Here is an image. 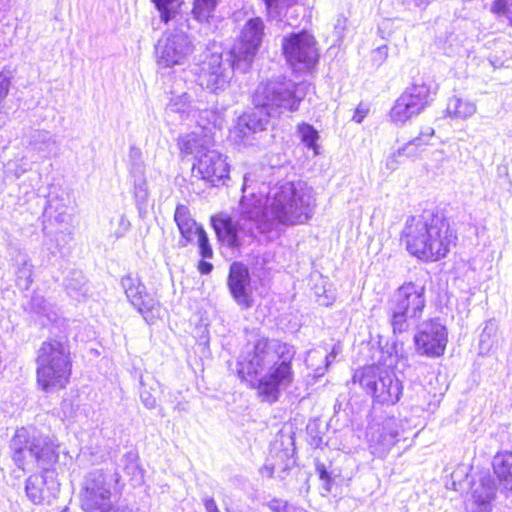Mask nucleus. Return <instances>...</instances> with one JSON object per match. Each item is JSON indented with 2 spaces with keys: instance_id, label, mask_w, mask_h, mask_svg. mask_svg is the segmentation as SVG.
Masks as SVG:
<instances>
[{
  "instance_id": "32",
  "label": "nucleus",
  "mask_w": 512,
  "mask_h": 512,
  "mask_svg": "<svg viewBox=\"0 0 512 512\" xmlns=\"http://www.w3.org/2000/svg\"><path fill=\"white\" fill-rule=\"evenodd\" d=\"M130 173L134 183L135 200L137 204H143L148 199V188L143 163L136 162L130 167Z\"/></svg>"
},
{
  "instance_id": "8",
  "label": "nucleus",
  "mask_w": 512,
  "mask_h": 512,
  "mask_svg": "<svg viewBox=\"0 0 512 512\" xmlns=\"http://www.w3.org/2000/svg\"><path fill=\"white\" fill-rule=\"evenodd\" d=\"M235 69L238 70L230 54L228 59L223 60L220 52H209L193 71L202 88L218 94L229 87Z\"/></svg>"
},
{
  "instance_id": "15",
  "label": "nucleus",
  "mask_w": 512,
  "mask_h": 512,
  "mask_svg": "<svg viewBox=\"0 0 512 512\" xmlns=\"http://www.w3.org/2000/svg\"><path fill=\"white\" fill-rule=\"evenodd\" d=\"M42 434L33 427H21L16 430L10 442L12 459L23 471L35 464V457L42 444Z\"/></svg>"
},
{
  "instance_id": "16",
  "label": "nucleus",
  "mask_w": 512,
  "mask_h": 512,
  "mask_svg": "<svg viewBox=\"0 0 512 512\" xmlns=\"http://www.w3.org/2000/svg\"><path fill=\"white\" fill-rule=\"evenodd\" d=\"M60 491L55 469L44 468L40 474H33L26 480L25 492L34 504L50 503Z\"/></svg>"
},
{
  "instance_id": "9",
  "label": "nucleus",
  "mask_w": 512,
  "mask_h": 512,
  "mask_svg": "<svg viewBox=\"0 0 512 512\" xmlns=\"http://www.w3.org/2000/svg\"><path fill=\"white\" fill-rule=\"evenodd\" d=\"M437 87L431 81L414 82L407 87L395 101L390 111L392 122L403 125L409 119L419 115L432 102Z\"/></svg>"
},
{
  "instance_id": "57",
  "label": "nucleus",
  "mask_w": 512,
  "mask_h": 512,
  "mask_svg": "<svg viewBox=\"0 0 512 512\" xmlns=\"http://www.w3.org/2000/svg\"><path fill=\"white\" fill-rule=\"evenodd\" d=\"M274 473V466L265 465L262 470L263 475H267L268 477H272Z\"/></svg>"
},
{
  "instance_id": "40",
  "label": "nucleus",
  "mask_w": 512,
  "mask_h": 512,
  "mask_svg": "<svg viewBox=\"0 0 512 512\" xmlns=\"http://www.w3.org/2000/svg\"><path fill=\"white\" fill-rule=\"evenodd\" d=\"M298 133L301 137V140L306 144L308 148H316L318 132L314 129L313 126L303 123L298 126Z\"/></svg>"
},
{
  "instance_id": "59",
  "label": "nucleus",
  "mask_w": 512,
  "mask_h": 512,
  "mask_svg": "<svg viewBox=\"0 0 512 512\" xmlns=\"http://www.w3.org/2000/svg\"><path fill=\"white\" fill-rule=\"evenodd\" d=\"M488 337L487 328H485L480 336V344L484 345L486 338Z\"/></svg>"
},
{
  "instance_id": "1",
  "label": "nucleus",
  "mask_w": 512,
  "mask_h": 512,
  "mask_svg": "<svg viewBox=\"0 0 512 512\" xmlns=\"http://www.w3.org/2000/svg\"><path fill=\"white\" fill-rule=\"evenodd\" d=\"M251 179H243L239 203L240 221L220 215L212 217L213 228L221 242L230 248L242 245V234L253 235V227L270 238L278 237L283 227L306 223L316 206L315 192L304 181L285 182L272 188L264 184L259 193L249 192Z\"/></svg>"
},
{
  "instance_id": "23",
  "label": "nucleus",
  "mask_w": 512,
  "mask_h": 512,
  "mask_svg": "<svg viewBox=\"0 0 512 512\" xmlns=\"http://www.w3.org/2000/svg\"><path fill=\"white\" fill-rule=\"evenodd\" d=\"M434 135V129L431 127H426L421 131L419 136L415 137L413 140L406 143L402 148H399L397 151L391 153L385 160V167L390 172L398 169L401 164V159L406 157H414L417 154V148L421 146H425L429 143V140Z\"/></svg>"
},
{
  "instance_id": "11",
  "label": "nucleus",
  "mask_w": 512,
  "mask_h": 512,
  "mask_svg": "<svg viewBox=\"0 0 512 512\" xmlns=\"http://www.w3.org/2000/svg\"><path fill=\"white\" fill-rule=\"evenodd\" d=\"M193 51L192 40L179 28L166 33L155 46L157 64L162 68L184 65Z\"/></svg>"
},
{
  "instance_id": "42",
  "label": "nucleus",
  "mask_w": 512,
  "mask_h": 512,
  "mask_svg": "<svg viewBox=\"0 0 512 512\" xmlns=\"http://www.w3.org/2000/svg\"><path fill=\"white\" fill-rule=\"evenodd\" d=\"M74 275L76 277L68 279L66 284L69 293L72 295L74 292V296H77L78 294L85 295L87 289L85 288L86 282L84 276L80 272L74 273Z\"/></svg>"
},
{
  "instance_id": "6",
  "label": "nucleus",
  "mask_w": 512,
  "mask_h": 512,
  "mask_svg": "<svg viewBox=\"0 0 512 512\" xmlns=\"http://www.w3.org/2000/svg\"><path fill=\"white\" fill-rule=\"evenodd\" d=\"M306 84H295L290 80H270L258 85L253 103L271 117L298 110L305 97Z\"/></svg>"
},
{
  "instance_id": "5",
  "label": "nucleus",
  "mask_w": 512,
  "mask_h": 512,
  "mask_svg": "<svg viewBox=\"0 0 512 512\" xmlns=\"http://www.w3.org/2000/svg\"><path fill=\"white\" fill-rule=\"evenodd\" d=\"M426 306L425 287L405 282L397 288L387 302V314L394 334L407 332L419 320Z\"/></svg>"
},
{
  "instance_id": "61",
  "label": "nucleus",
  "mask_w": 512,
  "mask_h": 512,
  "mask_svg": "<svg viewBox=\"0 0 512 512\" xmlns=\"http://www.w3.org/2000/svg\"><path fill=\"white\" fill-rule=\"evenodd\" d=\"M398 435H399V434H398V432H395V433H392V434H391V436H392L393 438H397V437H398Z\"/></svg>"
},
{
  "instance_id": "25",
  "label": "nucleus",
  "mask_w": 512,
  "mask_h": 512,
  "mask_svg": "<svg viewBox=\"0 0 512 512\" xmlns=\"http://www.w3.org/2000/svg\"><path fill=\"white\" fill-rule=\"evenodd\" d=\"M30 146L41 158L55 156L59 151V143L48 131L36 130L30 136Z\"/></svg>"
},
{
  "instance_id": "31",
  "label": "nucleus",
  "mask_w": 512,
  "mask_h": 512,
  "mask_svg": "<svg viewBox=\"0 0 512 512\" xmlns=\"http://www.w3.org/2000/svg\"><path fill=\"white\" fill-rule=\"evenodd\" d=\"M270 117L265 110L255 106L254 111L240 116V127H247L248 132L252 133L263 131L266 129Z\"/></svg>"
},
{
  "instance_id": "10",
  "label": "nucleus",
  "mask_w": 512,
  "mask_h": 512,
  "mask_svg": "<svg viewBox=\"0 0 512 512\" xmlns=\"http://www.w3.org/2000/svg\"><path fill=\"white\" fill-rule=\"evenodd\" d=\"M282 51L294 71L309 70L318 60L315 38L307 31L285 36L282 40Z\"/></svg>"
},
{
  "instance_id": "60",
  "label": "nucleus",
  "mask_w": 512,
  "mask_h": 512,
  "mask_svg": "<svg viewBox=\"0 0 512 512\" xmlns=\"http://www.w3.org/2000/svg\"><path fill=\"white\" fill-rule=\"evenodd\" d=\"M331 353H333L332 355H334L336 357L338 354V349L336 347H334L333 350L331 351Z\"/></svg>"
},
{
  "instance_id": "55",
  "label": "nucleus",
  "mask_w": 512,
  "mask_h": 512,
  "mask_svg": "<svg viewBox=\"0 0 512 512\" xmlns=\"http://www.w3.org/2000/svg\"><path fill=\"white\" fill-rule=\"evenodd\" d=\"M100 512H131V510L127 507H113L108 503L107 506L101 508Z\"/></svg>"
},
{
  "instance_id": "7",
  "label": "nucleus",
  "mask_w": 512,
  "mask_h": 512,
  "mask_svg": "<svg viewBox=\"0 0 512 512\" xmlns=\"http://www.w3.org/2000/svg\"><path fill=\"white\" fill-rule=\"evenodd\" d=\"M353 383H358L382 405H394L402 393L401 382L388 366L370 365L358 369L353 375Z\"/></svg>"
},
{
  "instance_id": "30",
  "label": "nucleus",
  "mask_w": 512,
  "mask_h": 512,
  "mask_svg": "<svg viewBox=\"0 0 512 512\" xmlns=\"http://www.w3.org/2000/svg\"><path fill=\"white\" fill-rule=\"evenodd\" d=\"M446 111L451 118L467 119L476 113L477 107L474 102L468 99H462L454 96L449 99Z\"/></svg>"
},
{
  "instance_id": "33",
  "label": "nucleus",
  "mask_w": 512,
  "mask_h": 512,
  "mask_svg": "<svg viewBox=\"0 0 512 512\" xmlns=\"http://www.w3.org/2000/svg\"><path fill=\"white\" fill-rule=\"evenodd\" d=\"M121 286L132 306L135 305V303L141 299L142 295L146 293V287L142 284L140 279L130 274L121 279Z\"/></svg>"
},
{
  "instance_id": "39",
  "label": "nucleus",
  "mask_w": 512,
  "mask_h": 512,
  "mask_svg": "<svg viewBox=\"0 0 512 512\" xmlns=\"http://www.w3.org/2000/svg\"><path fill=\"white\" fill-rule=\"evenodd\" d=\"M130 228V222L123 214H119L110 220V235L116 239L123 237Z\"/></svg>"
},
{
  "instance_id": "47",
  "label": "nucleus",
  "mask_w": 512,
  "mask_h": 512,
  "mask_svg": "<svg viewBox=\"0 0 512 512\" xmlns=\"http://www.w3.org/2000/svg\"><path fill=\"white\" fill-rule=\"evenodd\" d=\"M251 134L253 133L248 132L247 127H240V117L235 127L230 131L231 137L239 142H246Z\"/></svg>"
},
{
  "instance_id": "37",
  "label": "nucleus",
  "mask_w": 512,
  "mask_h": 512,
  "mask_svg": "<svg viewBox=\"0 0 512 512\" xmlns=\"http://www.w3.org/2000/svg\"><path fill=\"white\" fill-rule=\"evenodd\" d=\"M217 5V0H195L193 14L198 21H206L212 15Z\"/></svg>"
},
{
  "instance_id": "34",
  "label": "nucleus",
  "mask_w": 512,
  "mask_h": 512,
  "mask_svg": "<svg viewBox=\"0 0 512 512\" xmlns=\"http://www.w3.org/2000/svg\"><path fill=\"white\" fill-rule=\"evenodd\" d=\"M196 121L198 126H208L215 133L216 129H220L224 123L223 113L217 109H201L197 106Z\"/></svg>"
},
{
  "instance_id": "46",
  "label": "nucleus",
  "mask_w": 512,
  "mask_h": 512,
  "mask_svg": "<svg viewBox=\"0 0 512 512\" xmlns=\"http://www.w3.org/2000/svg\"><path fill=\"white\" fill-rule=\"evenodd\" d=\"M316 472L319 475L320 480L323 482L322 489L329 493L332 489V479L329 476V473L327 472L325 465L323 463L317 462L316 463Z\"/></svg>"
},
{
  "instance_id": "21",
  "label": "nucleus",
  "mask_w": 512,
  "mask_h": 512,
  "mask_svg": "<svg viewBox=\"0 0 512 512\" xmlns=\"http://www.w3.org/2000/svg\"><path fill=\"white\" fill-rule=\"evenodd\" d=\"M228 286L239 305L244 308L251 306L249 298L250 275L244 264L235 262L230 266Z\"/></svg>"
},
{
  "instance_id": "50",
  "label": "nucleus",
  "mask_w": 512,
  "mask_h": 512,
  "mask_svg": "<svg viewBox=\"0 0 512 512\" xmlns=\"http://www.w3.org/2000/svg\"><path fill=\"white\" fill-rule=\"evenodd\" d=\"M140 398L143 402V404L147 408H153L156 405V398L147 390L143 389L140 393Z\"/></svg>"
},
{
  "instance_id": "12",
  "label": "nucleus",
  "mask_w": 512,
  "mask_h": 512,
  "mask_svg": "<svg viewBox=\"0 0 512 512\" xmlns=\"http://www.w3.org/2000/svg\"><path fill=\"white\" fill-rule=\"evenodd\" d=\"M264 28V22L260 17L250 18L244 24L238 40L230 50L238 70L246 72L251 66L262 43Z\"/></svg>"
},
{
  "instance_id": "3",
  "label": "nucleus",
  "mask_w": 512,
  "mask_h": 512,
  "mask_svg": "<svg viewBox=\"0 0 512 512\" xmlns=\"http://www.w3.org/2000/svg\"><path fill=\"white\" fill-rule=\"evenodd\" d=\"M403 240L412 255L424 261H437L456 245L457 235L445 218L425 212L406 220Z\"/></svg>"
},
{
  "instance_id": "22",
  "label": "nucleus",
  "mask_w": 512,
  "mask_h": 512,
  "mask_svg": "<svg viewBox=\"0 0 512 512\" xmlns=\"http://www.w3.org/2000/svg\"><path fill=\"white\" fill-rule=\"evenodd\" d=\"M74 208L75 201L71 195L61 191L59 194L49 195L44 214L59 224H69L72 221Z\"/></svg>"
},
{
  "instance_id": "35",
  "label": "nucleus",
  "mask_w": 512,
  "mask_h": 512,
  "mask_svg": "<svg viewBox=\"0 0 512 512\" xmlns=\"http://www.w3.org/2000/svg\"><path fill=\"white\" fill-rule=\"evenodd\" d=\"M25 309L34 313L38 316L46 317L48 321H54L57 317V313L54 308L46 302L43 296L34 294L30 301L26 304Z\"/></svg>"
},
{
  "instance_id": "38",
  "label": "nucleus",
  "mask_w": 512,
  "mask_h": 512,
  "mask_svg": "<svg viewBox=\"0 0 512 512\" xmlns=\"http://www.w3.org/2000/svg\"><path fill=\"white\" fill-rule=\"evenodd\" d=\"M333 353H329V354H323L317 350H313V351H310L308 353V357L306 359V362H307V365L308 366H312L313 365V362L314 360H317V359H320V360H324L325 361V366L324 367H317L315 370H314V378H317V377H321L324 375L325 373V370L327 369V367L330 365V363L336 358L334 355H332Z\"/></svg>"
},
{
  "instance_id": "43",
  "label": "nucleus",
  "mask_w": 512,
  "mask_h": 512,
  "mask_svg": "<svg viewBox=\"0 0 512 512\" xmlns=\"http://www.w3.org/2000/svg\"><path fill=\"white\" fill-rule=\"evenodd\" d=\"M125 462L126 473L132 475L136 482L140 483L142 481L143 475L139 465L136 462V455L133 453H128L125 455Z\"/></svg>"
},
{
  "instance_id": "26",
  "label": "nucleus",
  "mask_w": 512,
  "mask_h": 512,
  "mask_svg": "<svg viewBox=\"0 0 512 512\" xmlns=\"http://www.w3.org/2000/svg\"><path fill=\"white\" fill-rule=\"evenodd\" d=\"M492 468L503 488L512 491V452L497 453L493 457Z\"/></svg>"
},
{
  "instance_id": "14",
  "label": "nucleus",
  "mask_w": 512,
  "mask_h": 512,
  "mask_svg": "<svg viewBox=\"0 0 512 512\" xmlns=\"http://www.w3.org/2000/svg\"><path fill=\"white\" fill-rule=\"evenodd\" d=\"M416 351L427 357L441 356L448 342L446 326L439 319L422 322L414 335Z\"/></svg>"
},
{
  "instance_id": "29",
  "label": "nucleus",
  "mask_w": 512,
  "mask_h": 512,
  "mask_svg": "<svg viewBox=\"0 0 512 512\" xmlns=\"http://www.w3.org/2000/svg\"><path fill=\"white\" fill-rule=\"evenodd\" d=\"M268 17L276 22H284L292 25L288 21V13L296 5V0H264Z\"/></svg>"
},
{
  "instance_id": "53",
  "label": "nucleus",
  "mask_w": 512,
  "mask_h": 512,
  "mask_svg": "<svg viewBox=\"0 0 512 512\" xmlns=\"http://www.w3.org/2000/svg\"><path fill=\"white\" fill-rule=\"evenodd\" d=\"M315 294L318 297V302L324 306L330 305L334 300L333 295H328L326 290L323 291V294H320L318 291Z\"/></svg>"
},
{
  "instance_id": "24",
  "label": "nucleus",
  "mask_w": 512,
  "mask_h": 512,
  "mask_svg": "<svg viewBox=\"0 0 512 512\" xmlns=\"http://www.w3.org/2000/svg\"><path fill=\"white\" fill-rule=\"evenodd\" d=\"M174 220L178 226L182 239L180 240L181 246H186L188 243L196 240L198 230L203 227L198 225L191 217L190 211L185 205H178L175 210Z\"/></svg>"
},
{
  "instance_id": "19",
  "label": "nucleus",
  "mask_w": 512,
  "mask_h": 512,
  "mask_svg": "<svg viewBox=\"0 0 512 512\" xmlns=\"http://www.w3.org/2000/svg\"><path fill=\"white\" fill-rule=\"evenodd\" d=\"M215 134L208 126L196 127L194 131L181 136L178 146L182 153L193 155L198 161L200 155L210 151L215 143Z\"/></svg>"
},
{
  "instance_id": "44",
  "label": "nucleus",
  "mask_w": 512,
  "mask_h": 512,
  "mask_svg": "<svg viewBox=\"0 0 512 512\" xmlns=\"http://www.w3.org/2000/svg\"><path fill=\"white\" fill-rule=\"evenodd\" d=\"M197 244L199 247V253L202 256V258L210 259L213 257V250L211 248V245L209 243L208 236L204 229L198 230V234L196 235Z\"/></svg>"
},
{
  "instance_id": "49",
  "label": "nucleus",
  "mask_w": 512,
  "mask_h": 512,
  "mask_svg": "<svg viewBox=\"0 0 512 512\" xmlns=\"http://www.w3.org/2000/svg\"><path fill=\"white\" fill-rule=\"evenodd\" d=\"M368 112L369 108L366 105L360 103L355 110L352 120H354L356 123H361L367 116Z\"/></svg>"
},
{
  "instance_id": "48",
  "label": "nucleus",
  "mask_w": 512,
  "mask_h": 512,
  "mask_svg": "<svg viewBox=\"0 0 512 512\" xmlns=\"http://www.w3.org/2000/svg\"><path fill=\"white\" fill-rule=\"evenodd\" d=\"M320 418H312L310 419L309 423L307 424V431L310 435L313 437V444L316 446H319L322 443V437L318 434L313 435V433L316 431L319 425Z\"/></svg>"
},
{
  "instance_id": "4",
  "label": "nucleus",
  "mask_w": 512,
  "mask_h": 512,
  "mask_svg": "<svg viewBox=\"0 0 512 512\" xmlns=\"http://www.w3.org/2000/svg\"><path fill=\"white\" fill-rule=\"evenodd\" d=\"M68 346L57 340L45 341L38 350L36 376L44 391L64 388L69 382L71 362Z\"/></svg>"
},
{
  "instance_id": "2",
  "label": "nucleus",
  "mask_w": 512,
  "mask_h": 512,
  "mask_svg": "<svg viewBox=\"0 0 512 512\" xmlns=\"http://www.w3.org/2000/svg\"><path fill=\"white\" fill-rule=\"evenodd\" d=\"M291 348L275 339H259L247 346L238 360V375L251 385L258 383V392L267 401L277 399L280 388L293 380Z\"/></svg>"
},
{
  "instance_id": "58",
  "label": "nucleus",
  "mask_w": 512,
  "mask_h": 512,
  "mask_svg": "<svg viewBox=\"0 0 512 512\" xmlns=\"http://www.w3.org/2000/svg\"><path fill=\"white\" fill-rule=\"evenodd\" d=\"M345 23H346V19L344 17H339L337 19V23L335 25V29H339L340 31H342L345 27Z\"/></svg>"
},
{
  "instance_id": "36",
  "label": "nucleus",
  "mask_w": 512,
  "mask_h": 512,
  "mask_svg": "<svg viewBox=\"0 0 512 512\" xmlns=\"http://www.w3.org/2000/svg\"><path fill=\"white\" fill-rule=\"evenodd\" d=\"M152 2L159 10L161 20L165 23L176 17L177 9L182 3L181 0H152Z\"/></svg>"
},
{
  "instance_id": "51",
  "label": "nucleus",
  "mask_w": 512,
  "mask_h": 512,
  "mask_svg": "<svg viewBox=\"0 0 512 512\" xmlns=\"http://www.w3.org/2000/svg\"><path fill=\"white\" fill-rule=\"evenodd\" d=\"M202 502L206 512H220L213 497L204 496Z\"/></svg>"
},
{
  "instance_id": "52",
  "label": "nucleus",
  "mask_w": 512,
  "mask_h": 512,
  "mask_svg": "<svg viewBox=\"0 0 512 512\" xmlns=\"http://www.w3.org/2000/svg\"><path fill=\"white\" fill-rule=\"evenodd\" d=\"M129 159L131 161V167L136 163H142L141 161V150L137 147L131 146L129 150Z\"/></svg>"
},
{
  "instance_id": "28",
  "label": "nucleus",
  "mask_w": 512,
  "mask_h": 512,
  "mask_svg": "<svg viewBox=\"0 0 512 512\" xmlns=\"http://www.w3.org/2000/svg\"><path fill=\"white\" fill-rule=\"evenodd\" d=\"M133 307L137 309L149 324L154 323L156 319L161 317L162 306L159 300L147 292L142 295L141 299Z\"/></svg>"
},
{
  "instance_id": "27",
  "label": "nucleus",
  "mask_w": 512,
  "mask_h": 512,
  "mask_svg": "<svg viewBox=\"0 0 512 512\" xmlns=\"http://www.w3.org/2000/svg\"><path fill=\"white\" fill-rule=\"evenodd\" d=\"M196 109L197 106L192 104L190 96L187 93H182L170 99L166 106V114L169 117L179 115V119L185 120L196 118Z\"/></svg>"
},
{
  "instance_id": "56",
  "label": "nucleus",
  "mask_w": 512,
  "mask_h": 512,
  "mask_svg": "<svg viewBox=\"0 0 512 512\" xmlns=\"http://www.w3.org/2000/svg\"><path fill=\"white\" fill-rule=\"evenodd\" d=\"M24 266L25 267L23 269H21L19 271V273H21L23 276L26 277V283L28 285L30 283V276H31V269H30V267H31V265L28 264V262L25 261L24 262Z\"/></svg>"
},
{
  "instance_id": "45",
  "label": "nucleus",
  "mask_w": 512,
  "mask_h": 512,
  "mask_svg": "<svg viewBox=\"0 0 512 512\" xmlns=\"http://www.w3.org/2000/svg\"><path fill=\"white\" fill-rule=\"evenodd\" d=\"M268 507L273 512H308L304 508L288 504L282 500L279 499H273L268 503Z\"/></svg>"
},
{
  "instance_id": "18",
  "label": "nucleus",
  "mask_w": 512,
  "mask_h": 512,
  "mask_svg": "<svg viewBox=\"0 0 512 512\" xmlns=\"http://www.w3.org/2000/svg\"><path fill=\"white\" fill-rule=\"evenodd\" d=\"M497 497V485L491 475H482L471 488L466 502L467 512H492Z\"/></svg>"
},
{
  "instance_id": "13",
  "label": "nucleus",
  "mask_w": 512,
  "mask_h": 512,
  "mask_svg": "<svg viewBox=\"0 0 512 512\" xmlns=\"http://www.w3.org/2000/svg\"><path fill=\"white\" fill-rule=\"evenodd\" d=\"M111 488L107 476L101 470L89 472L80 491L81 508L85 512H100L110 503Z\"/></svg>"
},
{
  "instance_id": "17",
  "label": "nucleus",
  "mask_w": 512,
  "mask_h": 512,
  "mask_svg": "<svg viewBox=\"0 0 512 512\" xmlns=\"http://www.w3.org/2000/svg\"><path fill=\"white\" fill-rule=\"evenodd\" d=\"M192 171L214 186L224 183L229 178L227 157L212 148L199 156L198 161L193 163Z\"/></svg>"
},
{
  "instance_id": "20",
  "label": "nucleus",
  "mask_w": 512,
  "mask_h": 512,
  "mask_svg": "<svg viewBox=\"0 0 512 512\" xmlns=\"http://www.w3.org/2000/svg\"><path fill=\"white\" fill-rule=\"evenodd\" d=\"M73 457L70 453L57 441L42 436V444L35 457V464L44 468H49L54 464H61L67 466L72 463Z\"/></svg>"
},
{
  "instance_id": "41",
  "label": "nucleus",
  "mask_w": 512,
  "mask_h": 512,
  "mask_svg": "<svg viewBox=\"0 0 512 512\" xmlns=\"http://www.w3.org/2000/svg\"><path fill=\"white\" fill-rule=\"evenodd\" d=\"M491 11L497 15H504L512 26V0H494Z\"/></svg>"
},
{
  "instance_id": "54",
  "label": "nucleus",
  "mask_w": 512,
  "mask_h": 512,
  "mask_svg": "<svg viewBox=\"0 0 512 512\" xmlns=\"http://www.w3.org/2000/svg\"><path fill=\"white\" fill-rule=\"evenodd\" d=\"M213 269V265L210 262L201 260L198 264V270L202 274H209Z\"/></svg>"
}]
</instances>
